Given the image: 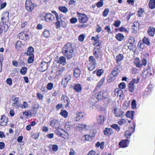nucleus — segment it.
<instances>
[{
	"label": "nucleus",
	"instance_id": "obj_1",
	"mask_svg": "<svg viewBox=\"0 0 155 155\" xmlns=\"http://www.w3.org/2000/svg\"><path fill=\"white\" fill-rule=\"evenodd\" d=\"M73 50L72 44L70 43H68L63 48L62 53L68 60L73 57Z\"/></svg>",
	"mask_w": 155,
	"mask_h": 155
},
{
	"label": "nucleus",
	"instance_id": "obj_2",
	"mask_svg": "<svg viewBox=\"0 0 155 155\" xmlns=\"http://www.w3.org/2000/svg\"><path fill=\"white\" fill-rule=\"evenodd\" d=\"M108 95L107 93L105 90L102 91L93 96L90 99L89 101H91L92 103L94 104L97 101L106 98Z\"/></svg>",
	"mask_w": 155,
	"mask_h": 155
},
{
	"label": "nucleus",
	"instance_id": "obj_3",
	"mask_svg": "<svg viewBox=\"0 0 155 155\" xmlns=\"http://www.w3.org/2000/svg\"><path fill=\"white\" fill-rule=\"evenodd\" d=\"M152 75L151 68L149 66H148L147 69H145L143 71L142 76L144 78H147Z\"/></svg>",
	"mask_w": 155,
	"mask_h": 155
},
{
	"label": "nucleus",
	"instance_id": "obj_4",
	"mask_svg": "<svg viewBox=\"0 0 155 155\" xmlns=\"http://www.w3.org/2000/svg\"><path fill=\"white\" fill-rule=\"evenodd\" d=\"M133 125L134 126L133 128V127H131L129 130H126L124 133L125 136L127 138H130L132 133H134V129L136 127L135 122H134L133 123Z\"/></svg>",
	"mask_w": 155,
	"mask_h": 155
},
{
	"label": "nucleus",
	"instance_id": "obj_5",
	"mask_svg": "<svg viewBox=\"0 0 155 155\" xmlns=\"http://www.w3.org/2000/svg\"><path fill=\"white\" fill-rule=\"evenodd\" d=\"M113 112L116 117H122L124 112L118 109L117 107H113Z\"/></svg>",
	"mask_w": 155,
	"mask_h": 155
},
{
	"label": "nucleus",
	"instance_id": "obj_6",
	"mask_svg": "<svg viewBox=\"0 0 155 155\" xmlns=\"http://www.w3.org/2000/svg\"><path fill=\"white\" fill-rule=\"evenodd\" d=\"M25 7L28 11L31 12L34 9V5L32 3L31 0H26L25 3Z\"/></svg>",
	"mask_w": 155,
	"mask_h": 155
},
{
	"label": "nucleus",
	"instance_id": "obj_7",
	"mask_svg": "<svg viewBox=\"0 0 155 155\" xmlns=\"http://www.w3.org/2000/svg\"><path fill=\"white\" fill-rule=\"evenodd\" d=\"M28 32L23 31L20 32L18 35L19 38L21 40H26L29 38Z\"/></svg>",
	"mask_w": 155,
	"mask_h": 155
},
{
	"label": "nucleus",
	"instance_id": "obj_8",
	"mask_svg": "<svg viewBox=\"0 0 155 155\" xmlns=\"http://www.w3.org/2000/svg\"><path fill=\"white\" fill-rule=\"evenodd\" d=\"M43 17L45 20L46 22H51L54 19V16L52 14L50 13H46Z\"/></svg>",
	"mask_w": 155,
	"mask_h": 155
},
{
	"label": "nucleus",
	"instance_id": "obj_9",
	"mask_svg": "<svg viewBox=\"0 0 155 155\" xmlns=\"http://www.w3.org/2000/svg\"><path fill=\"white\" fill-rule=\"evenodd\" d=\"M130 141L128 139L122 140L119 143L120 147L124 148L127 147Z\"/></svg>",
	"mask_w": 155,
	"mask_h": 155
},
{
	"label": "nucleus",
	"instance_id": "obj_10",
	"mask_svg": "<svg viewBox=\"0 0 155 155\" xmlns=\"http://www.w3.org/2000/svg\"><path fill=\"white\" fill-rule=\"evenodd\" d=\"M71 79V77L69 75L64 76L62 81V84L64 85V87H66L68 83Z\"/></svg>",
	"mask_w": 155,
	"mask_h": 155
},
{
	"label": "nucleus",
	"instance_id": "obj_11",
	"mask_svg": "<svg viewBox=\"0 0 155 155\" xmlns=\"http://www.w3.org/2000/svg\"><path fill=\"white\" fill-rule=\"evenodd\" d=\"M50 125L53 128H56L60 126L58 120L57 119H53L50 122Z\"/></svg>",
	"mask_w": 155,
	"mask_h": 155
},
{
	"label": "nucleus",
	"instance_id": "obj_12",
	"mask_svg": "<svg viewBox=\"0 0 155 155\" xmlns=\"http://www.w3.org/2000/svg\"><path fill=\"white\" fill-rule=\"evenodd\" d=\"M8 119L5 115L1 116L0 119V125L2 126H5L7 125Z\"/></svg>",
	"mask_w": 155,
	"mask_h": 155
},
{
	"label": "nucleus",
	"instance_id": "obj_13",
	"mask_svg": "<svg viewBox=\"0 0 155 155\" xmlns=\"http://www.w3.org/2000/svg\"><path fill=\"white\" fill-rule=\"evenodd\" d=\"M89 132V133L88 134V141H91L92 138L94 137L96 132L94 130H90Z\"/></svg>",
	"mask_w": 155,
	"mask_h": 155
},
{
	"label": "nucleus",
	"instance_id": "obj_14",
	"mask_svg": "<svg viewBox=\"0 0 155 155\" xmlns=\"http://www.w3.org/2000/svg\"><path fill=\"white\" fill-rule=\"evenodd\" d=\"M78 16V19L80 22L84 23H86L87 21V18L84 14H79Z\"/></svg>",
	"mask_w": 155,
	"mask_h": 155
},
{
	"label": "nucleus",
	"instance_id": "obj_15",
	"mask_svg": "<svg viewBox=\"0 0 155 155\" xmlns=\"http://www.w3.org/2000/svg\"><path fill=\"white\" fill-rule=\"evenodd\" d=\"M19 98L16 97L14 98L13 101L14 102L12 104V106L14 108L18 109L19 107Z\"/></svg>",
	"mask_w": 155,
	"mask_h": 155
},
{
	"label": "nucleus",
	"instance_id": "obj_16",
	"mask_svg": "<svg viewBox=\"0 0 155 155\" xmlns=\"http://www.w3.org/2000/svg\"><path fill=\"white\" fill-rule=\"evenodd\" d=\"M48 64L45 62H42L40 64V68L42 71H44L46 70L48 68Z\"/></svg>",
	"mask_w": 155,
	"mask_h": 155
},
{
	"label": "nucleus",
	"instance_id": "obj_17",
	"mask_svg": "<svg viewBox=\"0 0 155 155\" xmlns=\"http://www.w3.org/2000/svg\"><path fill=\"white\" fill-rule=\"evenodd\" d=\"M115 95L117 97L119 96L120 97H123L124 94L122 91L119 88L116 89L114 91Z\"/></svg>",
	"mask_w": 155,
	"mask_h": 155
},
{
	"label": "nucleus",
	"instance_id": "obj_18",
	"mask_svg": "<svg viewBox=\"0 0 155 155\" xmlns=\"http://www.w3.org/2000/svg\"><path fill=\"white\" fill-rule=\"evenodd\" d=\"M93 54L95 57L98 59L101 56L102 53L101 50L97 49L96 51L94 50Z\"/></svg>",
	"mask_w": 155,
	"mask_h": 155
},
{
	"label": "nucleus",
	"instance_id": "obj_19",
	"mask_svg": "<svg viewBox=\"0 0 155 155\" xmlns=\"http://www.w3.org/2000/svg\"><path fill=\"white\" fill-rule=\"evenodd\" d=\"M9 13L6 12L3 13L2 15L1 20L4 22V21H8L9 20Z\"/></svg>",
	"mask_w": 155,
	"mask_h": 155
},
{
	"label": "nucleus",
	"instance_id": "obj_20",
	"mask_svg": "<svg viewBox=\"0 0 155 155\" xmlns=\"http://www.w3.org/2000/svg\"><path fill=\"white\" fill-rule=\"evenodd\" d=\"M81 71L78 68H76L74 71V75L75 77L78 78L80 77Z\"/></svg>",
	"mask_w": 155,
	"mask_h": 155
},
{
	"label": "nucleus",
	"instance_id": "obj_21",
	"mask_svg": "<svg viewBox=\"0 0 155 155\" xmlns=\"http://www.w3.org/2000/svg\"><path fill=\"white\" fill-rule=\"evenodd\" d=\"M97 123L99 124H103L105 120L104 117V116L100 115L97 117Z\"/></svg>",
	"mask_w": 155,
	"mask_h": 155
},
{
	"label": "nucleus",
	"instance_id": "obj_22",
	"mask_svg": "<svg viewBox=\"0 0 155 155\" xmlns=\"http://www.w3.org/2000/svg\"><path fill=\"white\" fill-rule=\"evenodd\" d=\"M120 72V70L117 67H115L113 69L111 75L113 77H115Z\"/></svg>",
	"mask_w": 155,
	"mask_h": 155
},
{
	"label": "nucleus",
	"instance_id": "obj_23",
	"mask_svg": "<svg viewBox=\"0 0 155 155\" xmlns=\"http://www.w3.org/2000/svg\"><path fill=\"white\" fill-rule=\"evenodd\" d=\"M134 111H127L126 114V116L127 118H130L131 120H133L134 119Z\"/></svg>",
	"mask_w": 155,
	"mask_h": 155
},
{
	"label": "nucleus",
	"instance_id": "obj_24",
	"mask_svg": "<svg viewBox=\"0 0 155 155\" xmlns=\"http://www.w3.org/2000/svg\"><path fill=\"white\" fill-rule=\"evenodd\" d=\"M115 38L119 41H122L124 38V36L123 34L119 33L117 34L115 36Z\"/></svg>",
	"mask_w": 155,
	"mask_h": 155
},
{
	"label": "nucleus",
	"instance_id": "obj_25",
	"mask_svg": "<svg viewBox=\"0 0 155 155\" xmlns=\"http://www.w3.org/2000/svg\"><path fill=\"white\" fill-rule=\"evenodd\" d=\"M112 130L110 128H106L104 131V134L106 135H109L112 133Z\"/></svg>",
	"mask_w": 155,
	"mask_h": 155
},
{
	"label": "nucleus",
	"instance_id": "obj_26",
	"mask_svg": "<svg viewBox=\"0 0 155 155\" xmlns=\"http://www.w3.org/2000/svg\"><path fill=\"white\" fill-rule=\"evenodd\" d=\"M58 63L64 65L66 64L65 58L63 56H61L60 57L58 62Z\"/></svg>",
	"mask_w": 155,
	"mask_h": 155
},
{
	"label": "nucleus",
	"instance_id": "obj_27",
	"mask_svg": "<svg viewBox=\"0 0 155 155\" xmlns=\"http://www.w3.org/2000/svg\"><path fill=\"white\" fill-rule=\"evenodd\" d=\"M34 48L31 47H29L28 48L27 51L25 53L26 55L33 54Z\"/></svg>",
	"mask_w": 155,
	"mask_h": 155
},
{
	"label": "nucleus",
	"instance_id": "obj_28",
	"mask_svg": "<svg viewBox=\"0 0 155 155\" xmlns=\"http://www.w3.org/2000/svg\"><path fill=\"white\" fill-rule=\"evenodd\" d=\"M154 28L153 27H150L147 30L148 34L151 36H153L154 34Z\"/></svg>",
	"mask_w": 155,
	"mask_h": 155
},
{
	"label": "nucleus",
	"instance_id": "obj_29",
	"mask_svg": "<svg viewBox=\"0 0 155 155\" xmlns=\"http://www.w3.org/2000/svg\"><path fill=\"white\" fill-rule=\"evenodd\" d=\"M150 8L153 9L155 8V0H150L148 4Z\"/></svg>",
	"mask_w": 155,
	"mask_h": 155
},
{
	"label": "nucleus",
	"instance_id": "obj_30",
	"mask_svg": "<svg viewBox=\"0 0 155 155\" xmlns=\"http://www.w3.org/2000/svg\"><path fill=\"white\" fill-rule=\"evenodd\" d=\"M134 63L137 68H141L142 67V64L140 63V61L138 58H136L134 61Z\"/></svg>",
	"mask_w": 155,
	"mask_h": 155
},
{
	"label": "nucleus",
	"instance_id": "obj_31",
	"mask_svg": "<svg viewBox=\"0 0 155 155\" xmlns=\"http://www.w3.org/2000/svg\"><path fill=\"white\" fill-rule=\"evenodd\" d=\"M143 44H145L147 46H149L150 45V42L148 38L145 37L143 39Z\"/></svg>",
	"mask_w": 155,
	"mask_h": 155
},
{
	"label": "nucleus",
	"instance_id": "obj_32",
	"mask_svg": "<svg viewBox=\"0 0 155 155\" xmlns=\"http://www.w3.org/2000/svg\"><path fill=\"white\" fill-rule=\"evenodd\" d=\"M134 43L132 42L129 43V45H128L127 47L130 51H133L136 49V46L134 44Z\"/></svg>",
	"mask_w": 155,
	"mask_h": 155
},
{
	"label": "nucleus",
	"instance_id": "obj_33",
	"mask_svg": "<svg viewBox=\"0 0 155 155\" xmlns=\"http://www.w3.org/2000/svg\"><path fill=\"white\" fill-rule=\"evenodd\" d=\"M38 108L34 107L31 110V111L30 112V115L35 116L37 113Z\"/></svg>",
	"mask_w": 155,
	"mask_h": 155
},
{
	"label": "nucleus",
	"instance_id": "obj_34",
	"mask_svg": "<svg viewBox=\"0 0 155 155\" xmlns=\"http://www.w3.org/2000/svg\"><path fill=\"white\" fill-rule=\"evenodd\" d=\"M128 90L130 92H133L134 91V85L133 84V83H131L130 82L129 83L128 86Z\"/></svg>",
	"mask_w": 155,
	"mask_h": 155
},
{
	"label": "nucleus",
	"instance_id": "obj_35",
	"mask_svg": "<svg viewBox=\"0 0 155 155\" xmlns=\"http://www.w3.org/2000/svg\"><path fill=\"white\" fill-rule=\"evenodd\" d=\"M116 60L117 63L119 62L120 61L123 60L124 58L123 55L121 54L116 56Z\"/></svg>",
	"mask_w": 155,
	"mask_h": 155
},
{
	"label": "nucleus",
	"instance_id": "obj_36",
	"mask_svg": "<svg viewBox=\"0 0 155 155\" xmlns=\"http://www.w3.org/2000/svg\"><path fill=\"white\" fill-rule=\"evenodd\" d=\"M74 88L76 92H79L81 91V87L80 84H78L75 85Z\"/></svg>",
	"mask_w": 155,
	"mask_h": 155
},
{
	"label": "nucleus",
	"instance_id": "obj_37",
	"mask_svg": "<svg viewBox=\"0 0 155 155\" xmlns=\"http://www.w3.org/2000/svg\"><path fill=\"white\" fill-rule=\"evenodd\" d=\"M152 86L150 84L148 86L147 88H146L144 94L145 95L150 94L151 91V88L150 89V87Z\"/></svg>",
	"mask_w": 155,
	"mask_h": 155
},
{
	"label": "nucleus",
	"instance_id": "obj_38",
	"mask_svg": "<svg viewBox=\"0 0 155 155\" xmlns=\"http://www.w3.org/2000/svg\"><path fill=\"white\" fill-rule=\"evenodd\" d=\"M60 114L65 118H66L68 117V113L65 110H61Z\"/></svg>",
	"mask_w": 155,
	"mask_h": 155
},
{
	"label": "nucleus",
	"instance_id": "obj_39",
	"mask_svg": "<svg viewBox=\"0 0 155 155\" xmlns=\"http://www.w3.org/2000/svg\"><path fill=\"white\" fill-rule=\"evenodd\" d=\"M59 9L63 12L65 13L68 11V9L65 6H60L59 7Z\"/></svg>",
	"mask_w": 155,
	"mask_h": 155
},
{
	"label": "nucleus",
	"instance_id": "obj_40",
	"mask_svg": "<svg viewBox=\"0 0 155 155\" xmlns=\"http://www.w3.org/2000/svg\"><path fill=\"white\" fill-rule=\"evenodd\" d=\"M27 68L26 67H22L20 70V73L22 75H25L27 73Z\"/></svg>",
	"mask_w": 155,
	"mask_h": 155
},
{
	"label": "nucleus",
	"instance_id": "obj_41",
	"mask_svg": "<svg viewBox=\"0 0 155 155\" xmlns=\"http://www.w3.org/2000/svg\"><path fill=\"white\" fill-rule=\"evenodd\" d=\"M69 99L65 94H63L61 96V101H63L64 103H66L67 100H68Z\"/></svg>",
	"mask_w": 155,
	"mask_h": 155
},
{
	"label": "nucleus",
	"instance_id": "obj_42",
	"mask_svg": "<svg viewBox=\"0 0 155 155\" xmlns=\"http://www.w3.org/2000/svg\"><path fill=\"white\" fill-rule=\"evenodd\" d=\"M111 127L118 131H119L120 130V127L116 124H114L111 125Z\"/></svg>",
	"mask_w": 155,
	"mask_h": 155
},
{
	"label": "nucleus",
	"instance_id": "obj_43",
	"mask_svg": "<svg viewBox=\"0 0 155 155\" xmlns=\"http://www.w3.org/2000/svg\"><path fill=\"white\" fill-rule=\"evenodd\" d=\"M138 16L140 17H141L143 15V13L144 12V10L142 8H140V9L137 11Z\"/></svg>",
	"mask_w": 155,
	"mask_h": 155
},
{
	"label": "nucleus",
	"instance_id": "obj_44",
	"mask_svg": "<svg viewBox=\"0 0 155 155\" xmlns=\"http://www.w3.org/2000/svg\"><path fill=\"white\" fill-rule=\"evenodd\" d=\"M23 46L21 42L20 41H17L15 45V47L16 48L19 49L20 48H21Z\"/></svg>",
	"mask_w": 155,
	"mask_h": 155
},
{
	"label": "nucleus",
	"instance_id": "obj_45",
	"mask_svg": "<svg viewBox=\"0 0 155 155\" xmlns=\"http://www.w3.org/2000/svg\"><path fill=\"white\" fill-rule=\"evenodd\" d=\"M29 57L28 58V61L29 63H32L34 61V54L29 55Z\"/></svg>",
	"mask_w": 155,
	"mask_h": 155
},
{
	"label": "nucleus",
	"instance_id": "obj_46",
	"mask_svg": "<svg viewBox=\"0 0 155 155\" xmlns=\"http://www.w3.org/2000/svg\"><path fill=\"white\" fill-rule=\"evenodd\" d=\"M104 5L103 0H100V1L96 4V6L98 8H100L103 6Z\"/></svg>",
	"mask_w": 155,
	"mask_h": 155
},
{
	"label": "nucleus",
	"instance_id": "obj_47",
	"mask_svg": "<svg viewBox=\"0 0 155 155\" xmlns=\"http://www.w3.org/2000/svg\"><path fill=\"white\" fill-rule=\"evenodd\" d=\"M118 30L119 31L121 32H125V33H128V31L125 28L123 27H120Z\"/></svg>",
	"mask_w": 155,
	"mask_h": 155
},
{
	"label": "nucleus",
	"instance_id": "obj_48",
	"mask_svg": "<svg viewBox=\"0 0 155 155\" xmlns=\"http://www.w3.org/2000/svg\"><path fill=\"white\" fill-rule=\"evenodd\" d=\"M109 12V9L106 8L104 10L103 13V15L104 17H106Z\"/></svg>",
	"mask_w": 155,
	"mask_h": 155
},
{
	"label": "nucleus",
	"instance_id": "obj_49",
	"mask_svg": "<svg viewBox=\"0 0 155 155\" xmlns=\"http://www.w3.org/2000/svg\"><path fill=\"white\" fill-rule=\"evenodd\" d=\"M44 36L46 38H48L50 36V31L48 30H45L43 32Z\"/></svg>",
	"mask_w": 155,
	"mask_h": 155
},
{
	"label": "nucleus",
	"instance_id": "obj_50",
	"mask_svg": "<svg viewBox=\"0 0 155 155\" xmlns=\"http://www.w3.org/2000/svg\"><path fill=\"white\" fill-rule=\"evenodd\" d=\"M139 70L136 68H132L131 73L133 74H136L139 72Z\"/></svg>",
	"mask_w": 155,
	"mask_h": 155
},
{
	"label": "nucleus",
	"instance_id": "obj_51",
	"mask_svg": "<svg viewBox=\"0 0 155 155\" xmlns=\"http://www.w3.org/2000/svg\"><path fill=\"white\" fill-rule=\"evenodd\" d=\"M121 21L119 20H117L115 21L113 24V25L115 27H118L121 24Z\"/></svg>",
	"mask_w": 155,
	"mask_h": 155
},
{
	"label": "nucleus",
	"instance_id": "obj_52",
	"mask_svg": "<svg viewBox=\"0 0 155 155\" xmlns=\"http://www.w3.org/2000/svg\"><path fill=\"white\" fill-rule=\"evenodd\" d=\"M105 79L104 78H102L99 81V83L97 84V87H100L103 84L104 82Z\"/></svg>",
	"mask_w": 155,
	"mask_h": 155
},
{
	"label": "nucleus",
	"instance_id": "obj_53",
	"mask_svg": "<svg viewBox=\"0 0 155 155\" xmlns=\"http://www.w3.org/2000/svg\"><path fill=\"white\" fill-rule=\"evenodd\" d=\"M53 86L54 84L53 83H49L47 85V88L49 90H51L53 88Z\"/></svg>",
	"mask_w": 155,
	"mask_h": 155
},
{
	"label": "nucleus",
	"instance_id": "obj_54",
	"mask_svg": "<svg viewBox=\"0 0 155 155\" xmlns=\"http://www.w3.org/2000/svg\"><path fill=\"white\" fill-rule=\"evenodd\" d=\"M104 29L108 32V34H111L112 33L111 31L110 27L109 25H108L105 26Z\"/></svg>",
	"mask_w": 155,
	"mask_h": 155
},
{
	"label": "nucleus",
	"instance_id": "obj_55",
	"mask_svg": "<svg viewBox=\"0 0 155 155\" xmlns=\"http://www.w3.org/2000/svg\"><path fill=\"white\" fill-rule=\"evenodd\" d=\"M131 106L132 109H135L136 108V101L135 100H132L131 102Z\"/></svg>",
	"mask_w": 155,
	"mask_h": 155
},
{
	"label": "nucleus",
	"instance_id": "obj_56",
	"mask_svg": "<svg viewBox=\"0 0 155 155\" xmlns=\"http://www.w3.org/2000/svg\"><path fill=\"white\" fill-rule=\"evenodd\" d=\"M89 61L92 64H94L95 62V59L93 56H91L89 57Z\"/></svg>",
	"mask_w": 155,
	"mask_h": 155
},
{
	"label": "nucleus",
	"instance_id": "obj_57",
	"mask_svg": "<svg viewBox=\"0 0 155 155\" xmlns=\"http://www.w3.org/2000/svg\"><path fill=\"white\" fill-rule=\"evenodd\" d=\"M140 78L138 77H137V79H133L132 81L130 82H133V84L134 85V83H138L140 81Z\"/></svg>",
	"mask_w": 155,
	"mask_h": 155
},
{
	"label": "nucleus",
	"instance_id": "obj_58",
	"mask_svg": "<svg viewBox=\"0 0 155 155\" xmlns=\"http://www.w3.org/2000/svg\"><path fill=\"white\" fill-rule=\"evenodd\" d=\"M58 149V146L56 144H53L52 146V150L56 152L57 151Z\"/></svg>",
	"mask_w": 155,
	"mask_h": 155
},
{
	"label": "nucleus",
	"instance_id": "obj_59",
	"mask_svg": "<svg viewBox=\"0 0 155 155\" xmlns=\"http://www.w3.org/2000/svg\"><path fill=\"white\" fill-rule=\"evenodd\" d=\"M121 89H124L126 87V85L125 83L124 82H121L120 83L118 86Z\"/></svg>",
	"mask_w": 155,
	"mask_h": 155
},
{
	"label": "nucleus",
	"instance_id": "obj_60",
	"mask_svg": "<svg viewBox=\"0 0 155 155\" xmlns=\"http://www.w3.org/2000/svg\"><path fill=\"white\" fill-rule=\"evenodd\" d=\"M85 35L84 34H82L80 35L78 37V39L79 41L82 42L83 41L84 39Z\"/></svg>",
	"mask_w": 155,
	"mask_h": 155
},
{
	"label": "nucleus",
	"instance_id": "obj_61",
	"mask_svg": "<svg viewBox=\"0 0 155 155\" xmlns=\"http://www.w3.org/2000/svg\"><path fill=\"white\" fill-rule=\"evenodd\" d=\"M94 41V45H95L96 46L101 47V43H100L99 40L96 39Z\"/></svg>",
	"mask_w": 155,
	"mask_h": 155
},
{
	"label": "nucleus",
	"instance_id": "obj_62",
	"mask_svg": "<svg viewBox=\"0 0 155 155\" xmlns=\"http://www.w3.org/2000/svg\"><path fill=\"white\" fill-rule=\"evenodd\" d=\"M104 71L102 69L98 70L96 72V74L97 76H100L104 73Z\"/></svg>",
	"mask_w": 155,
	"mask_h": 155
},
{
	"label": "nucleus",
	"instance_id": "obj_63",
	"mask_svg": "<svg viewBox=\"0 0 155 155\" xmlns=\"http://www.w3.org/2000/svg\"><path fill=\"white\" fill-rule=\"evenodd\" d=\"M126 122V120L124 119H121V120H120L118 122V124L119 125H123L124 124H125Z\"/></svg>",
	"mask_w": 155,
	"mask_h": 155
},
{
	"label": "nucleus",
	"instance_id": "obj_64",
	"mask_svg": "<svg viewBox=\"0 0 155 155\" xmlns=\"http://www.w3.org/2000/svg\"><path fill=\"white\" fill-rule=\"evenodd\" d=\"M7 83L10 86L12 85V81L11 78H8L6 81Z\"/></svg>",
	"mask_w": 155,
	"mask_h": 155
}]
</instances>
